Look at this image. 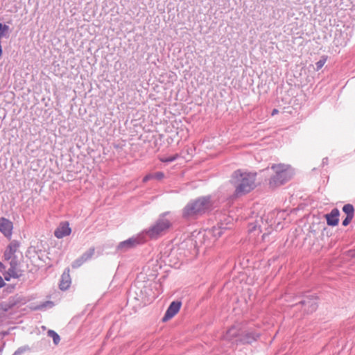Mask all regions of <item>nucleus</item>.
<instances>
[{
	"label": "nucleus",
	"instance_id": "obj_1",
	"mask_svg": "<svg viewBox=\"0 0 355 355\" xmlns=\"http://www.w3.org/2000/svg\"><path fill=\"white\" fill-rule=\"evenodd\" d=\"M232 183L235 188L234 196H244L256 187V173L235 171L232 175Z\"/></svg>",
	"mask_w": 355,
	"mask_h": 355
},
{
	"label": "nucleus",
	"instance_id": "obj_2",
	"mask_svg": "<svg viewBox=\"0 0 355 355\" xmlns=\"http://www.w3.org/2000/svg\"><path fill=\"white\" fill-rule=\"evenodd\" d=\"M211 207L210 196L199 197L187 204L182 210V217L187 219L196 218L205 214Z\"/></svg>",
	"mask_w": 355,
	"mask_h": 355
},
{
	"label": "nucleus",
	"instance_id": "obj_3",
	"mask_svg": "<svg viewBox=\"0 0 355 355\" xmlns=\"http://www.w3.org/2000/svg\"><path fill=\"white\" fill-rule=\"evenodd\" d=\"M259 336L260 333L254 330L249 329L239 332V329L233 326L227 331L225 338L236 345H247L257 340Z\"/></svg>",
	"mask_w": 355,
	"mask_h": 355
},
{
	"label": "nucleus",
	"instance_id": "obj_4",
	"mask_svg": "<svg viewBox=\"0 0 355 355\" xmlns=\"http://www.w3.org/2000/svg\"><path fill=\"white\" fill-rule=\"evenodd\" d=\"M169 214L168 211L160 214L155 222L148 230L145 231L150 239H157L164 235L171 227V221L166 218Z\"/></svg>",
	"mask_w": 355,
	"mask_h": 355
},
{
	"label": "nucleus",
	"instance_id": "obj_5",
	"mask_svg": "<svg viewBox=\"0 0 355 355\" xmlns=\"http://www.w3.org/2000/svg\"><path fill=\"white\" fill-rule=\"evenodd\" d=\"M272 169H273L275 174L270 178L269 181L271 187L282 185L291 178V173L284 164L273 165Z\"/></svg>",
	"mask_w": 355,
	"mask_h": 355
},
{
	"label": "nucleus",
	"instance_id": "obj_6",
	"mask_svg": "<svg viewBox=\"0 0 355 355\" xmlns=\"http://www.w3.org/2000/svg\"><path fill=\"white\" fill-rule=\"evenodd\" d=\"M144 242L145 240L141 236H132L125 241L120 242L116 247V250L120 252H125Z\"/></svg>",
	"mask_w": 355,
	"mask_h": 355
},
{
	"label": "nucleus",
	"instance_id": "obj_7",
	"mask_svg": "<svg viewBox=\"0 0 355 355\" xmlns=\"http://www.w3.org/2000/svg\"><path fill=\"white\" fill-rule=\"evenodd\" d=\"M301 305L304 308V312L306 313H311L315 311L318 308L317 297L312 295H306L304 299L296 304L295 306H297Z\"/></svg>",
	"mask_w": 355,
	"mask_h": 355
},
{
	"label": "nucleus",
	"instance_id": "obj_8",
	"mask_svg": "<svg viewBox=\"0 0 355 355\" xmlns=\"http://www.w3.org/2000/svg\"><path fill=\"white\" fill-rule=\"evenodd\" d=\"M19 245V242L16 240H12L10 241L3 253L4 259L6 261H9V262L12 261H18L16 252L18 251Z\"/></svg>",
	"mask_w": 355,
	"mask_h": 355
},
{
	"label": "nucleus",
	"instance_id": "obj_9",
	"mask_svg": "<svg viewBox=\"0 0 355 355\" xmlns=\"http://www.w3.org/2000/svg\"><path fill=\"white\" fill-rule=\"evenodd\" d=\"M13 230V223L4 217L0 218V232L8 239H11Z\"/></svg>",
	"mask_w": 355,
	"mask_h": 355
},
{
	"label": "nucleus",
	"instance_id": "obj_10",
	"mask_svg": "<svg viewBox=\"0 0 355 355\" xmlns=\"http://www.w3.org/2000/svg\"><path fill=\"white\" fill-rule=\"evenodd\" d=\"M182 305V302L180 301L172 302L168 307L163 318L162 321L166 322L172 318H173L180 311Z\"/></svg>",
	"mask_w": 355,
	"mask_h": 355
},
{
	"label": "nucleus",
	"instance_id": "obj_11",
	"mask_svg": "<svg viewBox=\"0 0 355 355\" xmlns=\"http://www.w3.org/2000/svg\"><path fill=\"white\" fill-rule=\"evenodd\" d=\"M71 232V229L69 227L68 222H63L55 229L54 235L58 239H62L64 236H69Z\"/></svg>",
	"mask_w": 355,
	"mask_h": 355
},
{
	"label": "nucleus",
	"instance_id": "obj_12",
	"mask_svg": "<svg viewBox=\"0 0 355 355\" xmlns=\"http://www.w3.org/2000/svg\"><path fill=\"white\" fill-rule=\"evenodd\" d=\"M21 297L17 295L10 297L8 298V301L1 302L0 303V309L4 312H7L17 304L21 303Z\"/></svg>",
	"mask_w": 355,
	"mask_h": 355
},
{
	"label": "nucleus",
	"instance_id": "obj_13",
	"mask_svg": "<svg viewBox=\"0 0 355 355\" xmlns=\"http://www.w3.org/2000/svg\"><path fill=\"white\" fill-rule=\"evenodd\" d=\"M69 268H67L64 270L62 275H61L59 288L62 291L67 290L71 286V280L69 275Z\"/></svg>",
	"mask_w": 355,
	"mask_h": 355
},
{
	"label": "nucleus",
	"instance_id": "obj_14",
	"mask_svg": "<svg viewBox=\"0 0 355 355\" xmlns=\"http://www.w3.org/2000/svg\"><path fill=\"white\" fill-rule=\"evenodd\" d=\"M340 211L337 208L333 209L330 213L325 215L327 223L329 226H336L338 224Z\"/></svg>",
	"mask_w": 355,
	"mask_h": 355
},
{
	"label": "nucleus",
	"instance_id": "obj_15",
	"mask_svg": "<svg viewBox=\"0 0 355 355\" xmlns=\"http://www.w3.org/2000/svg\"><path fill=\"white\" fill-rule=\"evenodd\" d=\"M9 263L10 268L6 272L8 275H10V277H12L15 279L19 278L22 275V271L17 269L19 266V261H10Z\"/></svg>",
	"mask_w": 355,
	"mask_h": 355
},
{
	"label": "nucleus",
	"instance_id": "obj_16",
	"mask_svg": "<svg viewBox=\"0 0 355 355\" xmlns=\"http://www.w3.org/2000/svg\"><path fill=\"white\" fill-rule=\"evenodd\" d=\"M164 178V173L163 172L159 171L155 173H149L147 174L144 178L143 182H146L152 179L162 180Z\"/></svg>",
	"mask_w": 355,
	"mask_h": 355
},
{
	"label": "nucleus",
	"instance_id": "obj_17",
	"mask_svg": "<svg viewBox=\"0 0 355 355\" xmlns=\"http://www.w3.org/2000/svg\"><path fill=\"white\" fill-rule=\"evenodd\" d=\"M354 207L352 204H346L343 207V211L346 214V216H354Z\"/></svg>",
	"mask_w": 355,
	"mask_h": 355
},
{
	"label": "nucleus",
	"instance_id": "obj_18",
	"mask_svg": "<svg viewBox=\"0 0 355 355\" xmlns=\"http://www.w3.org/2000/svg\"><path fill=\"white\" fill-rule=\"evenodd\" d=\"M94 252L95 248L94 247L90 248L87 252L83 253L80 257L86 262L93 257Z\"/></svg>",
	"mask_w": 355,
	"mask_h": 355
},
{
	"label": "nucleus",
	"instance_id": "obj_19",
	"mask_svg": "<svg viewBox=\"0 0 355 355\" xmlns=\"http://www.w3.org/2000/svg\"><path fill=\"white\" fill-rule=\"evenodd\" d=\"M47 335L52 338L53 343L57 345L60 341V336L53 330H49L47 331Z\"/></svg>",
	"mask_w": 355,
	"mask_h": 355
},
{
	"label": "nucleus",
	"instance_id": "obj_20",
	"mask_svg": "<svg viewBox=\"0 0 355 355\" xmlns=\"http://www.w3.org/2000/svg\"><path fill=\"white\" fill-rule=\"evenodd\" d=\"M178 157H179L178 154H175L172 156H168L166 157H162V158H160V161L162 162H166V163L172 162L176 160Z\"/></svg>",
	"mask_w": 355,
	"mask_h": 355
},
{
	"label": "nucleus",
	"instance_id": "obj_21",
	"mask_svg": "<svg viewBox=\"0 0 355 355\" xmlns=\"http://www.w3.org/2000/svg\"><path fill=\"white\" fill-rule=\"evenodd\" d=\"M53 302H51V301H46L44 302H43L42 304H41L40 305H39L38 306H37V308L35 309H45L46 307H49V308H51L53 306Z\"/></svg>",
	"mask_w": 355,
	"mask_h": 355
},
{
	"label": "nucleus",
	"instance_id": "obj_22",
	"mask_svg": "<svg viewBox=\"0 0 355 355\" xmlns=\"http://www.w3.org/2000/svg\"><path fill=\"white\" fill-rule=\"evenodd\" d=\"M85 261L82 259L81 257H79L78 259H76L71 264L72 268H77L80 266H81Z\"/></svg>",
	"mask_w": 355,
	"mask_h": 355
},
{
	"label": "nucleus",
	"instance_id": "obj_23",
	"mask_svg": "<svg viewBox=\"0 0 355 355\" xmlns=\"http://www.w3.org/2000/svg\"><path fill=\"white\" fill-rule=\"evenodd\" d=\"M28 349L27 347H21L18 348L12 355H21L22 353L26 352Z\"/></svg>",
	"mask_w": 355,
	"mask_h": 355
},
{
	"label": "nucleus",
	"instance_id": "obj_24",
	"mask_svg": "<svg viewBox=\"0 0 355 355\" xmlns=\"http://www.w3.org/2000/svg\"><path fill=\"white\" fill-rule=\"evenodd\" d=\"M325 60H320L315 63L316 70L319 71L324 64Z\"/></svg>",
	"mask_w": 355,
	"mask_h": 355
},
{
	"label": "nucleus",
	"instance_id": "obj_25",
	"mask_svg": "<svg viewBox=\"0 0 355 355\" xmlns=\"http://www.w3.org/2000/svg\"><path fill=\"white\" fill-rule=\"evenodd\" d=\"M354 218V217H350V216H346V218L343 220V226H347L348 225L350 222L352 220V219Z\"/></svg>",
	"mask_w": 355,
	"mask_h": 355
},
{
	"label": "nucleus",
	"instance_id": "obj_26",
	"mask_svg": "<svg viewBox=\"0 0 355 355\" xmlns=\"http://www.w3.org/2000/svg\"><path fill=\"white\" fill-rule=\"evenodd\" d=\"M257 230V225L255 223H250L249 225L248 231L252 232Z\"/></svg>",
	"mask_w": 355,
	"mask_h": 355
},
{
	"label": "nucleus",
	"instance_id": "obj_27",
	"mask_svg": "<svg viewBox=\"0 0 355 355\" xmlns=\"http://www.w3.org/2000/svg\"><path fill=\"white\" fill-rule=\"evenodd\" d=\"M348 256L350 257H355V250H349L347 252Z\"/></svg>",
	"mask_w": 355,
	"mask_h": 355
},
{
	"label": "nucleus",
	"instance_id": "obj_28",
	"mask_svg": "<svg viewBox=\"0 0 355 355\" xmlns=\"http://www.w3.org/2000/svg\"><path fill=\"white\" fill-rule=\"evenodd\" d=\"M328 162H329L328 157L323 158L322 161V165L323 166H325V165H327L328 164Z\"/></svg>",
	"mask_w": 355,
	"mask_h": 355
},
{
	"label": "nucleus",
	"instance_id": "obj_29",
	"mask_svg": "<svg viewBox=\"0 0 355 355\" xmlns=\"http://www.w3.org/2000/svg\"><path fill=\"white\" fill-rule=\"evenodd\" d=\"M5 285V282L3 279V278L1 277V276L0 275V288L3 287Z\"/></svg>",
	"mask_w": 355,
	"mask_h": 355
},
{
	"label": "nucleus",
	"instance_id": "obj_30",
	"mask_svg": "<svg viewBox=\"0 0 355 355\" xmlns=\"http://www.w3.org/2000/svg\"><path fill=\"white\" fill-rule=\"evenodd\" d=\"M11 278H12V277H10V275H8V273H7V272L4 275V279H5V280H6V281H10Z\"/></svg>",
	"mask_w": 355,
	"mask_h": 355
},
{
	"label": "nucleus",
	"instance_id": "obj_31",
	"mask_svg": "<svg viewBox=\"0 0 355 355\" xmlns=\"http://www.w3.org/2000/svg\"><path fill=\"white\" fill-rule=\"evenodd\" d=\"M277 113H278V110L277 109H274L272 112V115H275Z\"/></svg>",
	"mask_w": 355,
	"mask_h": 355
},
{
	"label": "nucleus",
	"instance_id": "obj_32",
	"mask_svg": "<svg viewBox=\"0 0 355 355\" xmlns=\"http://www.w3.org/2000/svg\"><path fill=\"white\" fill-rule=\"evenodd\" d=\"M5 268L4 265L0 261V269Z\"/></svg>",
	"mask_w": 355,
	"mask_h": 355
},
{
	"label": "nucleus",
	"instance_id": "obj_33",
	"mask_svg": "<svg viewBox=\"0 0 355 355\" xmlns=\"http://www.w3.org/2000/svg\"><path fill=\"white\" fill-rule=\"evenodd\" d=\"M218 236H220V234H221V232H220H220H218Z\"/></svg>",
	"mask_w": 355,
	"mask_h": 355
}]
</instances>
